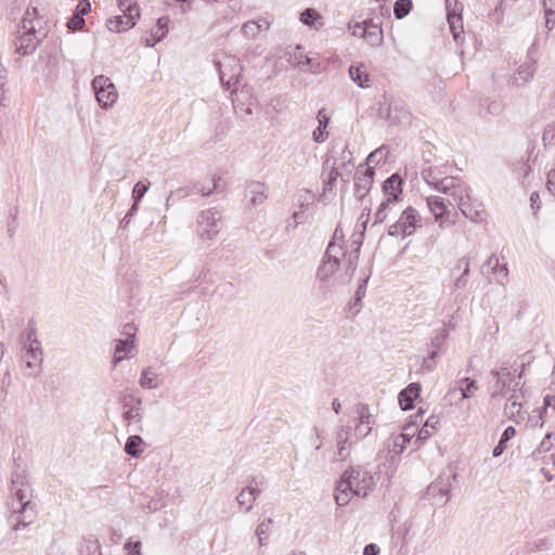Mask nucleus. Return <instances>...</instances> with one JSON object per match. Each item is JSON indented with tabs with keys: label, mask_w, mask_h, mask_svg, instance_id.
I'll list each match as a JSON object with an SVG mask.
<instances>
[{
	"label": "nucleus",
	"mask_w": 555,
	"mask_h": 555,
	"mask_svg": "<svg viewBox=\"0 0 555 555\" xmlns=\"http://www.w3.org/2000/svg\"><path fill=\"white\" fill-rule=\"evenodd\" d=\"M11 492L15 500L12 504L13 513L11 515V519L14 518L16 520L13 529L20 530L21 528L27 527L31 522V519L26 521L20 517V515L24 514L31 505V501L28 498L29 483L26 475L24 474V470L13 472L11 477Z\"/></svg>",
	"instance_id": "nucleus-1"
},
{
	"label": "nucleus",
	"mask_w": 555,
	"mask_h": 555,
	"mask_svg": "<svg viewBox=\"0 0 555 555\" xmlns=\"http://www.w3.org/2000/svg\"><path fill=\"white\" fill-rule=\"evenodd\" d=\"M20 35L14 41L15 52L21 55L33 54L39 43L47 37V31L41 28L37 29L34 21L23 17L22 26L18 30Z\"/></svg>",
	"instance_id": "nucleus-2"
},
{
	"label": "nucleus",
	"mask_w": 555,
	"mask_h": 555,
	"mask_svg": "<svg viewBox=\"0 0 555 555\" xmlns=\"http://www.w3.org/2000/svg\"><path fill=\"white\" fill-rule=\"evenodd\" d=\"M421 221L422 219L418 211L412 206H409L401 212L399 219L389 225L388 235L395 237L410 236L416 231L418 227H421Z\"/></svg>",
	"instance_id": "nucleus-3"
},
{
	"label": "nucleus",
	"mask_w": 555,
	"mask_h": 555,
	"mask_svg": "<svg viewBox=\"0 0 555 555\" xmlns=\"http://www.w3.org/2000/svg\"><path fill=\"white\" fill-rule=\"evenodd\" d=\"M91 86L96 101L102 108L107 109L117 101V90L108 77L104 75L95 76L91 81Z\"/></svg>",
	"instance_id": "nucleus-4"
},
{
	"label": "nucleus",
	"mask_w": 555,
	"mask_h": 555,
	"mask_svg": "<svg viewBox=\"0 0 555 555\" xmlns=\"http://www.w3.org/2000/svg\"><path fill=\"white\" fill-rule=\"evenodd\" d=\"M426 201L430 211L435 216V219L439 221L440 224H454L456 222L454 218H450L452 210L453 216H457V211H455V203L453 202V199L440 196H429L427 197Z\"/></svg>",
	"instance_id": "nucleus-5"
},
{
	"label": "nucleus",
	"mask_w": 555,
	"mask_h": 555,
	"mask_svg": "<svg viewBox=\"0 0 555 555\" xmlns=\"http://www.w3.org/2000/svg\"><path fill=\"white\" fill-rule=\"evenodd\" d=\"M339 255H345L343 247L331 241L317 272V276L321 281H326L339 268Z\"/></svg>",
	"instance_id": "nucleus-6"
},
{
	"label": "nucleus",
	"mask_w": 555,
	"mask_h": 555,
	"mask_svg": "<svg viewBox=\"0 0 555 555\" xmlns=\"http://www.w3.org/2000/svg\"><path fill=\"white\" fill-rule=\"evenodd\" d=\"M198 225L201 228V235L206 236L208 240L214 238L216 236L222 224V215L221 211L217 208H210L205 211H202L197 219Z\"/></svg>",
	"instance_id": "nucleus-7"
},
{
	"label": "nucleus",
	"mask_w": 555,
	"mask_h": 555,
	"mask_svg": "<svg viewBox=\"0 0 555 555\" xmlns=\"http://www.w3.org/2000/svg\"><path fill=\"white\" fill-rule=\"evenodd\" d=\"M435 189L455 201H462V196H467L468 185L463 183L460 178L452 176H444L439 180Z\"/></svg>",
	"instance_id": "nucleus-8"
},
{
	"label": "nucleus",
	"mask_w": 555,
	"mask_h": 555,
	"mask_svg": "<svg viewBox=\"0 0 555 555\" xmlns=\"http://www.w3.org/2000/svg\"><path fill=\"white\" fill-rule=\"evenodd\" d=\"M363 25V23L352 20L348 23V30L352 36L364 39L372 47L380 46L384 40L383 29L373 26L374 30H370L365 29Z\"/></svg>",
	"instance_id": "nucleus-9"
},
{
	"label": "nucleus",
	"mask_w": 555,
	"mask_h": 555,
	"mask_svg": "<svg viewBox=\"0 0 555 555\" xmlns=\"http://www.w3.org/2000/svg\"><path fill=\"white\" fill-rule=\"evenodd\" d=\"M456 478L457 474L455 472H450L448 475L446 473L440 474L438 478L427 487L425 495L433 499L447 496L444 501V503H447L451 491V480L455 481Z\"/></svg>",
	"instance_id": "nucleus-10"
},
{
	"label": "nucleus",
	"mask_w": 555,
	"mask_h": 555,
	"mask_svg": "<svg viewBox=\"0 0 555 555\" xmlns=\"http://www.w3.org/2000/svg\"><path fill=\"white\" fill-rule=\"evenodd\" d=\"M28 372L27 376H37L41 371L43 362V351L41 346H35L33 344L25 345L24 354L22 356Z\"/></svg>",
	"instance_id": "nucleus-11"
},
{
	"label": "nucleus",
	"mask_w": 555,
	"mask_h": 555,
	"mask_svg": "<svg viewBox=\"0 0 555 555\" xmlns=\"http://www.w3.org/2000/svg\"><path fill=\"white\" fill-rule=\"evenodd\" d=\"M375 176L374 167L361 170L360 167L354 173V195L362 201L372 188Z\"/></svg>",
	"instance_id": "nucleus-12"
},
{
	"label": "nucleus",
	"mask_w": 555,
	"mask_h": 555,
	"mask_svg": "<svg viewBox=\"0 0 555 555\" xmlns=\"http://www.w3.org/2000/svg\"><path fill=\"white\" fill-rule=\"evenodd\" d=\"M120 401H121L122 408L125 409L122 418L127 424H131L132 422H141L142 421V413H141L142 398L137 397L131 393H128V395L122 396Z\"/></svg>",
	"instance_id": "nucleus-13"
},
{
	"label": "nucleus",
	"mask_w": 555,
	"mask_h": 555,
	"mask_svg": "<svg viewBox=\"0 0 555 555\" xmlns=\"http://www.w3.org/2000/svg\"><path fill=\"white\" fill-rule=\"evenodd\" d=\"M455 206L460 209L462 215L473 222L479 223L485 221L486 211L480 208L481 204H478L476 207L472 204V199L469 196V189L467 190V196H462V201H455Z\"/></svg>",
	"instance_id": "nucleus-14"
},
{
	"label": "nucleus",
	"mask_w": 555,
	"mask_h": 555,
	"mask_svg": "<svg viewBox=\"0 0 555 555\" xmlns=\"http://www.w3.org/2000/svg\"><path fill=\"white\" fill-rule=\"evenodd\" d=\"M511 376H512V373L509 371L508 364L503 363L502 364V376L500 378L498 377V380L494 382L493 387H492L493 388V391L491 392L492 399H495L498 397L505 398L509 390H512L513 392H515L517 390L519 383H515L514 386L512 388H509Z\"/></svg>",
	"instance_id": "nucleus-15"
},
{
	"label": "nucleus",
	"mask_w": 555,
	"mask_h": 555,
	"mask_svg": "<svg viewBox=\"0 0 555 555\" xmlns=\"http://www.w3.org/2000/svg\"><path fill=\"white\" fill-rule=\"evenodd\" d=\"M422 386L420 383H411L403 388L398 395V402L403 411H409L414 408L415 401L420 398Z\"/></svg>",
	"instance_id": "nucleus-16"
},
{
	"label": "nucleus",
	"mask_w": 555,
	"mask_h": 555,
	"mask_svg": "<svg viewBox=\"0 0 555 555\" xmlns=\"http://www.w3.org/2000/svg\"><path fill=\"white\" fill-rule=\"evenodd\" d=\"M403 180L399 173H392L382 185V190L386 195V199L398 203L402 195Z\"/></svg>",
	"instance_id": "nucleus-17"
},
{
	"label": "nucleus",
	"mask_w": 555,
	"mask_h": 555,
	"mask_svg": "<svg viewBox=\"0 0 555 555\" xmlns=\"http://www.w3.org/2000/svg\"><path fill=\"white\" fill-rule=\"evenodd\" d=\"M245 197L248 198L251 207L262 204L268 197L267 185L259 181L248 182L245 188Z\"/></svg>",
	"instance_id": "nucleus-18"
},
{
	"label": "nucleus",
	"mask_w": 555,
	"mask_h": 555,
	"mask_svg": "<svg viewBox=\"0 0 555 555\" xmlns=\"http://www.w3.org/2000/svg\"><path fill=\"white\" fill-rule=\"evenodd\" d=\"M91 10V4L89 0H81L77 5L76 9L70 16V18L67 21L66 26L69 30L76 31L82 29L85 26V15H87Z\"/></svg>",
	"instance_id": "nucleus-19"
},
{
	"label": "nucleus",
	"mask_w": 555,
	"mask_h": 555,
	"mask_svg": "<svg viewBox=\"0 0 555 555\" xmlns=\"http://www.w3.org/2000/svg\"><path fill=\"white\" fill-rule=\"evenodd\" d=\"M454 270H462L459 276L455 278L453 287L454 289H463L468 283V276L470 274V259L468 256L461 257L454 268L451 270L454 275Z\"/></svg>",
	"instance_id": "nucleus-20"
},
{
	"label": "nucleus",
	"mask_w": 555,
	"mask_h": 555,
	"mask_svg": "<svg viewBox=\"0 0 555 555\" xmlns=\"http://www.w3.org/2000/svg\"><path fill=\"white\" fill-rule=\"evenodd\" d=\"M318 127L312 132V139L315 143H323L328 138L327 127L331 117L324 107L320 108L317 114Z\"/></svg>",
	"instance_id": "nucleus-21"
},
{
	"label": "nucleus",
	"mask_w": 555,
	"mask_h": 555,
	"mask_svg": "<svg viewBox=\"0 0 555 555\" xmlns=\"http://www.w3.org/2000/svg\"><path fill=\"white\" fill-rule=\"evenodd\" d=\"M117 5L122 14L128 17V25L135 26L140 17V8L135 0H117Z\"/></svg>",
	"instance_id": "nucleus-22"
},
{
	"label": "nucleus",
	"mask_w": 555,
	"mask_h": 555,
	"mask_svg": "<svg viewBox=\"0 0 555 555\" xmlns=\"http://www.w3.org/2000/svg\"><path fill=\"white\" fill-rule=\"evenodd\" d=\"M260 492V489L254 488L253 486H247L238 493L236 501L241 507H245V512H249L253 508L254 502Z\"/></svg>",
	"instance_id": "nucleus-23"
},
{
	"label": "nucleus",
	"mask_w": 555,
	"mask_h": 555,
	"mask_svg": "<svg viewBox=\"0 0 555 555\" xmlns=\"http://www.w3.org/2000/svg\"><path fill=\"white\" fill-rule=\"evenodd\" d=\"M168 23L169 18L167 16H162L157 20L156 26L151 30L153 41L151 42L150 39H146V47H154L166 37L168 33Z\"/></svg>",
	"instance_id": "nucleus-24"
},
{
	"label": "nucleus",
	"mask_w": 555,
	"mask_h": 555,
	"mask_svg": "<svg viewBox=\"0 0 555 555\" xmlns=\"http://www.w3.org/2000/svg\"><path fill=\"white\" fill-rule=\"evenodd\" d=\"M379 476L362 470V478L358 487L357 496L366 498L376 486Z\"/></svg>",
	"instance_id": "nucleus-25"
},
{
	"label": "nucleus",
	"mask_w": 555,
	"mask_h": 555,
	"mask_svg": "<svg viewBox=\"0 0 555 555\" xmlns=\"http://www.w3.org/2000/svg\"><path fill=\"white\" fill-rule=\"evenodd\" d=\"M507 403L504 406V415L516 423H519L518 418H522L521 416V403L518 402V398L516 395H511L507 397Z\"/></svg>",
	"instance_id": "nucleus-26"
},
{
	"label": "nucleus",
	"mask_w": 555,
	"mask_h": 555,
	"mask_svg": "<svg viewBox=\"0 0 555 555\" xmlns=\"http://www.w3.org/2000/svg\"><path fill=\"white\" fill-rule=\"evenodd\" d=\"M362 478V470L359 467H350L344 472L339 480H345L350 486V491L357 495L358 487Z\"/></svg>",
	"instance_id": "nucleus-27"
},
{
	"label": "nucleus",
	"mask_w": 555,
	"mask_h": 555,
	"mask_svg": "<svg viewBox=\"0 0 555 555\" xmlns=\"http://www.w3.org/2000/svg\"><path fill=\"white\" fill-rule=\"evenodd\" d=\"M144 441L139 435H131L128 437L126 443H125V452L130 455L131 457H140L143 453V446Z\"/></svg>",
	"instance_id": "nucleus-28"
},
{
	"label": "nucleus",
	"mask_w": 555,
	"mask_h": 555,
	"mask_svg": "<svg viewBox=\"0 0 555 555\" xmlns=\"http://www.w3.org/2000/svg\"><path fill=\"white\" fill-rule=\"evenodd\" d=\"M133 347V340L126 338V339H118L116 340L115 346V352L113 357V363L116 365L120 361H122L125 358L128 357V353Z\"/></svg>",
	"instance_id": "nucleus-29"
},
{
	"label": "nucleus",
	"mask_w": 555,
	"mask_h": 555,
	"mask_svg": "<svg viewBox=\"0 0 555 555\" xmlns=\"http://www.w3.org/2000/svg\"><path fill=\"white\" fill-rule=\"evenodd\" d=\"M516 435V429L513 426H508L504 429L498 444L492 450V455L499 457L504 453L507 448V442L513 439Z\"/></svg>",
	"instance_id": "nucleus-30"
},
{
	"label": "nucleus",
	"mask_w": 555,
	"mask_h": 555,
	"mask_svg": "<svg viewBox=\"0 0 555 555\" xmlns=\"http://www.w3.org/2000/svg\"><path fill=\"white\" fill-rule=\"evenodd\" d=\"M378 115L380 118L388 120L391 125L398 124L397 115L391 113V96L383 95V100L378 103Z\"/></svg>",
	"instance_id": "nucleus-31"
},
{
	"label": "nucleus",
	"mask_w": 555,
	"mask_h": 555,
	"mask_svg": "<svg viewBox=\"0 0 555 555\" xmlns=\"http://www.w3.org/2000/svg\"><path fill=\"white\" fill-rule=\"evenodd\" d=\"M352 492L350 486L345 480H338L335 488V501L339 506H345L349 503Z\"/></svg>",
	"instance_id": "nucleus-32"
},
{
	"label": "nucleus",
	"mask_w": 555,
	"mask_h": 555,
	"mask_svg": "<svg viewBox=\"0 0 555 555\" xmlns=\"http://www.w3.org/2000/svg\"><path fill=\"white\" fill-rule=\"evenodd\" d=\"M79 551L81 555H102L100 542L92 535L83 539Z\"/></svg>",
	"instance_id": "nucleus-33"
},
{
	"label": "nucleus",
	"mask_w": 555,
	"mask_h": 555,
	"mask_svg": "<svg viewBox=\"0 0 555 555\" xmlns=\"http://www.w3.org/2000/svg\"><path fill=\"white\" fill-rule=\"evenodd\" d=\"M108 30L114 33H121L133 28L134 26L128 25V17L125 14L109 17L106 22Z\"/></svg>",
	"instance_id": "nucleus-34"
},
{
	"label": "nucleus",
	"mask_w": 555,
	"mask_h": 555,
	"mask_svg": "<svg viewBox=\"0 0 555 555\" xmlns=\"http://www.w3.org/2000/svg\"><path fill=\"white\" fill-rule=\"evenodd\" d=\"M439 420L437 416L431 415L429 416L426 422L424 423L423 427L417 430V438L416 441H426L433 433L436 430V426L438 424Z\"/></svg>",
	"instance_id": "nucleus-35"
},
{
	"label": "nucleus",
	"mask_w": 555,
	"mask_h": 555,
	"mask_svg": "<svg viewBox=\"0 0 555 555\" xmlns=\"http://www.w3.org/2000/svg\"><path fill=\"white\" fill-rule=\"evenodd\" d=\"M449 27L453 35V39L456 43H462L464 40V30H463V23H462V15H449Z\"/></svg>",
	"instance_id": "nucleus-36"
},
{
	"label": "nucleus",
	"mask_w": 555,
	"mask_h": 555,
	"mask_svg": "<svg viewBox=\"0 0 555 555\" xmlns=\"http://www.w3.org/2000/svg\"><path fill=\"white\" fill-rule=\"evenodd\" d=\"M459 390L461 391L462 399H469L474 396V392L478 389L475 379L469 377H462L459 380Z\"/></svg>",
	"instance_id": "nucleus-37"
},
{
	"label": "nucleus",
	"mask_w": 555,
	"mask_h": 555,
	"mask_svg": "<svg viewBox=\"0 0 555 555\" xmlns=\"http://www.w3.org/2000/svg\"><path fill=\"white\" fill-rule=\"evenodd\" d=\"M349 75L360 88L369 87L370 75L361 66H350Z\"/></svg>",
	"instance_id": "nucleus-38"
},
{
	"label": "nucleus",
	"mask_w": 555,
	"mask_h": 555,
	"mask_svg": "<svg viewBox=\"0 0 555 555\" xmlns=\"http://www.w3.org/2000/svg\"><path fill=\"white\" fill-rule=\"evenodd\" d=\"M389 154V151L386 146H380L378 149H376L375 151L371 152L366 159H365V163H366V167L370 168V167H373L372 165L375 164V165H378L380 163H385L386 159H387V156Z\"/></svg>",
	"instance_id": "nucleus-39"
},
{
	"label": "nucleus",
	"mask_w": 555,
	"mask_h": 555,
	"mask_svg": "<svg viewBox=\"0 0 555 555\" xmlns=\"http://www.w3.org/2000/svg\"><path fill=\"white\" fill-rule=\"evenodd\" d=\"M219 181H220V177H218V178L212 177L211 179H205L204 181H201V188H197V192L202 196H205V197L210 196L215 192H218Z\"/></svg>",
	"instance_id": "nucleus-40"
},
{
	"label": "nucleus",
	"mask_w": 555,
	"mask_h": 555,
	"mask_svg": "<svg viewBox=\"0 0 555 555\" xmlns=\"http://www.w3.org/2000/svg\"><path fill=\"white\" fill-rule=\"evenodd\" d=\"M422 177L426 181V183L435 188L439 180L444 176L442 171L437 167H428L422 170Z\"/></svg>",
	"instance_id": "nucleus-41"
},
{
	"label": "nucleus",
	"mask_w": 555,
	"mask_h": 555,
	"mask_svg": "<svg viewBox=\"0 0 555 555\" xmlns=\"http://www.w3.org/2000/svg\"><path fill=\"white\" fill-rule=\"evenodd\" d=\"M354 413L358 416V421L367 424H375L374 415L370 411V406L366 403H358L354 409Z\"/></svg>",
	"instance_id": "nucleus-42"
},
{
	"label": "nucleus",
	"mask_w": 555,
	"mask_h": 555,
	"mask_svg": "<svg viewBox=\"0 0 555 555\" xmlns=\"http://www.w3.org/2000/svg\"><path fill=\"white\" fill-rule=\"evenodd\" d=\"M340 173L338 172L337 167L335 166V163L331 167L326 178L323 180V195H325L327 192H332L335 183L338 179Z\"/></svg>",
	"instance_id": "nucleus-43"
},
{
	"label": "nucleus",
	"mask_w": 555,
	"mask_h": 555,
	"mask_svg": "<svg viewBox=\"0 0 555 555\" xmlns=\"http://www.w3.org/2000/svg\"><path fill=\"white\" fill-rule=\"evenodd\" d=\"M534 74V62L526 63L519 66L517 69L515 80H521L522 82L529 81Z\"/></svg>",
	"instance_id": "nucleus-44"
},
{
	"label": "nucleus",
	"mask_w": 555,
	"mask_h": 555,
	"mask_svg": "<svg viewBox=\"0 0 555 555\" xmlns=\"http://www.w3.org/2000/svg\"><path fill=\"white\" fill-rule=\"evenodd\" d=\"M411 9V0H397L393 4V14L396 18L401 20L410 13Z\"/></svg>",
	"instance_id": "nucleus-45"
},
{
	"label": "nucleus",
	"mask_w": 555,
	"mask_h": 555,
	"mask_svg": "<svg viewBox=\"0 0 555 555\" xmlns=\"http://www.w3.org/2000/svg\"><path fill=\"white\" fill-rule=\"evenodd\" d=\"M499 258L495 254H492L485 264L481 267V274L489 278L490 274H496V270L500 267Z\"/></svg>",
	"instance_id": "nucleus-46"
},
{
	"label": "nucleus",
	"mask_w": 555,
	"mask_h": 555,
	"mask_svg": "<svg viewBox=\"0 0 555 555\" xmlns=\"http://www.w3.org/2000/svg\"><path fill=\"white\" fill-rule=\"evenodd\" d=\"M391 113L392 115H397L398 124L405 119L409 115V112L405 108V104L402 100L395 99L391 96Z\"/></svg>",
	"instance_id": "nucleus-47"
},
{
	"label": "nucleus",
	"mask_w": 555,
	"mask_h": 555,
	"mask_svg": "<svg viewBox=\"0 0 555 555\" xmlns=\"http://www.w3.org/2000/svg\"><path fill=\"white\" fill-rule=\"evenodd\" d=\"M320 18V13L313 8H307L300 13V22L310 27Z\"/></svg>",
	"instance_id": "nucleus-48"
},
{
	"label": "nucleus",
	"mask_w": 555,
	"mask_h": 555,
	"mask_svg": "<svg viewBox=\"0 0 555 555\" xmlns=\"http://www.w3.org/2000/svg\"><path fill=\"white\" fill-rule=\"evenodd\" d=\"M449 333L446 328L436 332L435 336L430 339V346L437 350H442L446 346Z\"/></svg>",
	"instance_id": "nucleus-49"
},
{
	"label": "nucleus",
	"mask_w": 555,
	"mask_h": 555,
	"mask_svg": "<svg viewBox=\"0 0 555 555\" xmlns=\"http://www.w3.org/2000/svg\"><path fill=\"white\" fill-rule=\"evenodd\" d=\"M366 284H367V278L362 280V282L360 283V285L358 286V288L356 291L353 301L350 305V309H356V312H359L361 309V301L365 295Z\"/></svg>",
	"instance_id": "nucleus-50"
},
{
	"label": "nucleus",
	"mask_w": 555,
	"mask_h": 555,
	"mask_svg": "<svg viewBox=\"0 0 555 555\" xmlns=\"http://www.w3.org/2000/svg\"><path fill=\"white\" fill-rule=\"evenodd\" d=\"M397 203H393L389 199H384L377 211L375 212V216H374V224L376 223H382L386 218H387V210L390 209L391 206L396 205Z\"/></svg>",
	"instance_id": "nucleus-51"
},
{
	"label": "nucleus",
	"mask_w": 555,
	"mask_h": 555,
	"mask_svg": "<svg viewBox=\"0 0 555 555\" xmlns=\"http://www.w3.org/2000/svg\"><path fill=\"white\" fill-rule=\"evenodd\" d=\"M272 524L271 518H267L261 524H259L256 528V535L258 538V542L260 546L266 545V539L268 537L269 525Z\"/></svg>",
	"instance_id": "nucleus-52"
},
{
	"label": "nucleus",
	"mask_w": 555,
	"mask_h": 555,
	"mask_svg": "<svg viewBox=\"0 0 555 555\" xmlns=\"http://www.w3.org/2000/svg\"><path fill=\"white\" fill-rule=\"evenodd\" d=\"M552 436L553 434L552 433H547L544 438L542 439V441L540 442V444L534 449V451L532 452V456L533 457H538L539 455H541L542 453H545L547 451L551 450V448L553 447V442H552Z\"/></svg>",
	"instance_id": "nucleus-53"
},
{
	"label": "nucleus",
	"mask_w": 555,
	"mask_h": 555,
	"mask_svg": "<svg viewBox=\"0 0 555 555\" xmlns=\"http://www.w3.org/2000/svg\"><path fill=\"white\" fill-rule=\"evenodd\" d=\"M150 182L147 181H138L132 190V199L134 202H141L143 196L149 190Z\"/></svg>",
	"instance_id": "nucleus-54"
},
{
	"label": "nucleus",
	"mask_w": 555,
	"mask_h": 555,
	"mask_svg": "<svg viewBox=\"0 0 555 555\" xmlns=\"http://www.w3.org/2000/svg\"><path fill=\"white\" fill-rule=\"evenodd\" d=\"M152 376H154V373L151 372V369H144L140 377V386L145 389H155L157 384L153 382Z\"/></svg>",
	"instance_id": "nucleus-55"
},
{
	"label": "nucleus",
	"mask_w": 555,
	"mask_h": 555,
	"mask_svg": "<svg viewBox=\"0 0 555 555\" xmlns=\"http://www.w3.org/2000/svg\"><path fill=\"white\" fill-rule=\"evenodd\" d=\"M33 344L35 346H40V341L37 338V328L35 325V321L31 319L28 322L27 326V334H26V341L24 343V346Z\"/></svg>",
	"instance_id": "nucleus-56"
},
{
	"label": "nucleus",
	"mask_w": 555,
	"mask_h": 555,
	"mask_svg": "<svg viewBox=\"0 0 555 555\" xmlns=\"http://www.w3.org/2000/svg\"><path fill=\"white\" fill-rule=\"evenodd\" d=\"M241 31L247 38H254L260 31V25L254 21H249L243 24Z\"/></svg>",
	"instance_id": "nucleus-57"
},
{
	"label": "nucleus",
	"mask_w": 555,
	"mask_h": 555,
	"mask_svg": "<svg viewBox=\"0 0 555 555\" xmlns=\"http://www.w3.org/2000/svg\"><path fill=\"white\" fill-rule=\"evenodd\" d=\"M197 188H201V181L193 182V183H190V184L185 185L184 188L178 189L177 190V194L180 197H186V196H190V195H193V194H199L197 192Z\"/></svg>",
	"instance_id": "nucleus-58"
},
{
	"label": "nucleus",
	"mask_w": 555,
	"mask_h": 555,
	"mask_svg": "<svg viewBox=\"0 0 555 555\" xmlns=\"http://www.w3.org/2000/svg\"><path fill=\"white\" fill-rule=\"evenodd\" d=\"M372 431V424L362 423L359 421L354 426V436L357 439L366 437Z\"/></svg>",
	"instance_id": "nucleus-59"
},
{
	"label": "nucleus",
	"mask_w": 555,
	"mask_h": 555,
	"mask_svg": "<svg viewBox=\"0 0 555 555\" xmlns=\"http://www.w3.org/2000/svg\"><path fill=\"white\" fill-rule=\"evenodd\" d=\"M11 382V373L10 371H7L1 379L0 402L5 401L8 397V388L10 387Z\"/></svg>",
	"instance_id": "nucleus-60"
},
{
	"label": "nucleus",
	"mask_w": 555,
	"mask_h": 555,
	"mask_svg": "<svg viewBox=\"0 0 555 555\" xmlns=\"http://www.w3.org/2000/svg\"><path fill=\"white\" fill-rule=\"evenodd\" d=\"M360 249L359 247L356 248L353 254H350L347 261V268L346 271L348 274L352 275L357 269V262L359 259Z\"/></svg>",
	"instance_id": "nucleus-61"
},
{
	"label": "nucleus",
	"mask_w": 555,
	"mask_h": 555,
	"mask_svg": "<svg viewBox=\"0 0 555 555\" xmlns=\"http://www.w3.org/2000/svg\"><path fill=\"white\" fill-rule=\"evenodd\" d=\"M350 431H351V427H347L346 429L344 427H341L340 431L337 434V443L339 446V455H343V451L345 450L344 444L348 440Z\"/></svg>",
	"instance_id": "nucleus-62"
},
{
	"label": "nucleus",
	"mask_w": 555,
	"mask_h": 555,
	"mask_svg": "<svg viewBox=\"0 0 555 555\" xmlns=\"http://www.w3.org/2000/svg\"><path fill=\"white\" fill-rule=\"evenodd\" d=\"M542 140H543L545 145L553 143V141L555 140V128H554V126L548 125L547 127L544 128V131H543V134H542Z\"/></svg>",
	"instance_id": "nucleus-63"
},
{
	"label": "nucleus",
	"mask_w": 555,
	"mask_h": 555,
	"mask_svg": "<svg viewBox=\"0 0 555 555\" xmlns=\"http://www.w3.org/2000/svg\"><path fill=\"white\" fill-rule=\"evenodd\" d=\"M545 27L547 31H551L555 27V11L544 10Z\"/></svg>",
	"instance_id": "nucleus-64"
}]
</instances>
